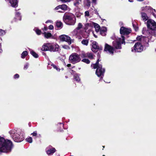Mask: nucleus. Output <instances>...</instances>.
Returning a JSON list of instances; mask_svg holds the SVG:
<instances>
[{
  "mask_svg": "<svg viewBox=\"0 0 156 156\" xmlns=\"http://www.w3.org/2000/svg\"><path fill=\"white\" fill-rule=\"evenodd\" d=\"M13 146L12 142L8 139H5L0 136V152L9 153L12 150Z\"/></svg>",
  "mask_w": 156,
  "mask_h": 156,
  "instance_id": "f257e3e1",
  "label": "nucleus"
},
{
  "mask_svg": "<svg viewBox=\"0 0 156 156\" xmlns=\"http://www.w3.org/2000/svg\"><path fill=\"white\" fill-rule=\"evenodd\" d=\"M9 133L15 142H20L24 139L23 134L19 130H12L9 132Z\"/></svg>",
  "mask_w": 156,
  "mask_h": 156,
  "instance_id": "f03ea898",
  "label": "nucleus"
},
{
  "mask_svg": "<svg viewBox=\"0 0 156 156\" xmlns=\"http://www.w3.org/2000/svg\"><path fill=\"white\" fill-rule=\"evenodd\" d=\"M42 50L44 51H50L51 52H59L60 51L59 45L53 43H45L42 46Z\"/></svg>",
  "mask_w": 156,
  "mask_h": 156,
  "instance_id": "7ed1b4c3",
  "label": "nucleus"
},
{
  "mask_svg": "<svg viewBox=\"0 0 156 156\" xmlns=\"http://www.w3.org/2000/svg\"><path fill=\"white\" fill-rule=\"evenodd\" d=\"M63 19L64 22L68 25H73L76 22V18L74 15L71 13H65Z\"/></svg>",
  "mask_w": 156,
  "mask_h": 156,
  "instance_id": "20e7f679",
  "label": "nucleus"
},
{
  "mask_svg": "<svg viewBox=\"0 0 156 156\" xmlns=\"http://www.w3.org/2000/svg\"><path fill=\"white\" fill-rule=\"evenodd\" d=\"M113 45L117 49H121V44H125V37L123 35H121V38H119L118 40L114 41L112 42Z\"/></svg>",
  "mask_w": 156,
  "mask_h": 156,
  "instance_id": "39448f33",
  "label": "nucleus"
},
{
  "mask_svg": "<svg viewBox=\"0 0 156 156\" xmlns=\"http://www.w3.org/2000/svg\"><path fill=\"white\" fill-rule=\"evenodd\" d=\"M81 59L79 55L76 53H72L69 57V61L70 62L75 64L80 62Z\"/></svg>",
  "mask_w": 156,
  "mask_h": 156,
  "instance_id": "423d86ee",
  "label": "nucleus"
},
{
  "mask_svg": "<svg viewBox=\"0 0 156 156\" xmlns=\"http://www.w3.org/2000/svg\"><path fill=\"white\" fill-rule=\"evenodd\" d=\"M144 48L140 42H137L135 43L133 47L131 48V51L135 53L141 52L143 51Z\"/></svg>",
  "mask_w": 156,
  "mask_h": 156,
  "instance_id": "0eeeda50",
  "label": "nucleus"
},
{
  "mask_svg": "<svg viewBox=\"0 0 156 156\" xmlns=\"http://www.w3.org/2000/svg\"><path fill=\"white\" fill-rule=\"evenodd\" d=\"M147 26L148 29L152 30H156V23L154 20L151 19L147 20Z\"/></svg>",
  "mask_w": 156,
  "mask_h": 156,
  "instance_id": "6e6552de",
  "label": "nucleus"
},
{
  "mask_svg": "<svg viewBox=\"0 0 156 156\" xmlns=\"http://www.w3.org/2000/svg\"><path fill=\"white\" fill-rule=\"evenodd\" d=\"M131 32L132 30L131 28H127L124 27H121L120 30V33L121 35H128Z\"/></svg>",
  "mask_w": 156,
  "mask_h": 156,
  "instance_id": "1a4fd4ad",
  "label": "nucleus"
},
{
  "mask_svg": "<svg viewBox=\"0 0 156 156\" xmlns=\"http://www.w3.org/2000/svg\"><path fill=\"white\" fill-rule=\"evenodd\" d=\"M105 71V69L102 68V64H101L96 69L95 73L98 77H100L102 76H104Z\"/></svg>",
  "mask_w": 156,
  "mask_h": 156,
  "instance_id": "9d476101",
  "label": "nucleus"
},
{
  "mask_svg": "<svg viewBox=\"0 0 156 156\" xmlns=\"http://www.w3.org/2000/svg\"><path fill=\"white\" fill-rule=\"evenodd\" d=\"M58 39L60 41H65L67 42L69 45L71 44L70 38L68 36L65 35H62L59 36Z\"/></svg>",
  "mask_w": 156,
  "mask_h": 156,
  "instance_id": "9b49d317",
  "label": "nucleus"
},
{
  "mask_svg": "<svg viewBox=\"0 0 156 156\" xmlns=\"http://www.w3.org/2000/svg\"><path fill=\"white\" fill-rule=\"evenodd\" d=\"M149 41L148 37H144V38H143L142 40L140 42L141 44H142L145 50L149 46V44L148 43Z\"/></svg>",
  "mask_w": 156,
  "mask_h": 156,
  "instance_id": "f8f14e48",
  "label": "nucleus"
},
{
  "mask_svg": "<svg viewBox=\"0 0 156 156\" xmlns=\"http://www.w3.org/2000/svg\"><path fill=\"white\" fill-rule=\"evenodd\" d=\"M114 50L115 49L113 47L107 44H105L104 51H108L110 54H113Z\"/></svg>",
  "mask_w": 156,
  "mask_h": 156,
  "instance_id": "ddd939ff",
  "label": "nucleus"
},
{
  "mask_svg": "<svg viewBox=\"0 0 156 156\" xmlns=\"http://www.w3.org/2000/svg\"><path fill=\"white\" fill-rule=\"evenodd\" d=\"M92 48L91 50L94 53H96L98 51L97 50H96L98 48V43L96 41H93L92 43Z\"/></svg>",
  "mask_w": 156,
  "mask_h": 156,
  "instance_id": "4468645a",
  "label": "nucleus"
},
{
  "mask_svg": "<svg viewBox=\"0 0 156 156\" xmlns=\"http://www.w3.org/2000/svg\"><path fill=\"white\" fill-rule=\"evenodd\" d=\"M67 6L65 4H63L62 5H59L57 6L55 8V10H58L59 9H61L63 11H65L67 10Z\"/></svg>",
  "mask_w": 156,
  "mask_h": 156,
  "instance_id": "2eb2a0df",
  "label": "nucleus"
},
{
  "mask_svg": "<svg viewBox=\"0 0 156 156\" xmlns=\"http://www.w3.org/2000/svg\"><path fill=\"white\" fill-rule=\"evenodd\" d=\"M9 1L12 7L16 8L18 6V0H9Z\"/></svg>",
  "mask_w": 156,
  "mask_h": 156,
  "instance_id": "dca6fc26",
  "label": "nucleus"
},
{
  "mask_svg": "<svg viewBox=\"0 0 156 156\" xmlns=\"http://www.w3.org/2000/svg\"><path fill=\"white\" fill-rule=\"evenodd\" d=\"M107 31V28L106 27H103L100 30V34L103 36H105L106 35Z\"/></svg>",
  "mask_w": 156,
  "mask_h": 156,
  "instance_id": "f3484780",
  "label": "nucleus"
},
{
  "mask_svg": "<svg viewBox=\"0 0 156 156\" xmlns=\"http://www.w3.org/2000/svg\"><path fill=\"white\" fill-rule=\"evenodd\" d=\"M141 14L142 19L144 22L148 20V17L147 16L146 13L142 12H141Z\"/></svg>",
  "mask_w": 156,
  "mask_h": 156,
  "instance_id": "a211bd4d",
  "label": "nucleus"
},
{
  "mask_svg": "<svg viewBox=\"0 0 156 156\" xmlns=\"http://www.w3.org/2000/svg\"><path fill=\"white\" fill-rule=\"evenodd\" d=\"M56 151V149L55 148L53 147L49 149L46 151L47 154L48 155H50L52 154Z\"/></svg>",
  "mask_w": 156,
  "mask_h": 156,
  "instance_id": "6ab92c4d",
  "label": "nucleus"
},
{
  "mask_svg": "<svg viewBox=\"0 0 156 156\" xmlns=\"http://www.w3.org/2000/svg\"><path fill=\"white\" fill-rule=\"evenodd\" d=\"M43 34L44 35V37L47 39L50 38L52 36V34L49 32H44Z\"/></svg>",
  "mask_w": 156,
  "mask_h": 156,
  "instance_id": "aec40b11",
  "label": "nucleus"
},
{
  "mask_svg": "<svg viewBox=\"0 0 156 156\" xmlns=\"http://www.w3.org/2000/svg\"><path fill=\"white\" fill-rule=\"evenodd\" d=\"M90 0H85L84 1V4L85 6L89 7L90 6L91 2Z\"/></svg>",
  "mask_w": 156,
  "mask_h": 156,
  "instance_id": "412c9836",
  "label": "nucleus"
},
{
  "mask_svg": "<svg viewBox=\"0 0 156 156\" xmlns=\"http://www.w3.org/2000/svg\"><path fill=\"white\" fill-rule=\"evenodd\" d=\"M89 41L88 39H83L81 43L83 45L87 46L89 43Z\"/></svg>",
  "mask_w": 156,
  "mask_h": 156,
  "instance_id": "4be33fe9",
  "label": "nucleus"
},
{
  "mask_svg": "<svg viewBox=\"0 0 156 156\" xmlns=\"http://www.w3.org/2000/svg\"><path fill=\"white\" fill-rule=\"evenodd\" d=\"M31 55L35 58H37L38 57V55L34 51L32 50L30 51Z\"/></svg>",
  "mask_w": 156,
  "mask_h": 156,
  "instance_id": "5701e85b",
  "label": "nucleus"
},
{
  "mask_svg": "<svg viewBox=\"0 0 156 156\" xmlns=\"http://www.w3.org/2000/svg\"><path fill=\"white\" fill-rule=\"evenodd\" d=\"M28 52L27 51H23L21 54V57L22 58H24L28 55Z\"/></svg>",
  "mask_w": 156,
  "mask_h": 156,
  "instance_id": "b1692460",
  "label": "nucleus"
},
{
  "mask_svg": "<svg viewBox=\"0 0 156 156\" xmlns=\"http://www.w3.org/2000/svg\"><path fill=\"white\" fill-rule=\"evenodd\" d=\"M145 37L142 35L138 36L136 38V40L139 41V42H141L143 38H144V37Z\"/></svg>",
  "mask_w": 156,
  "mask_h": 156,
  "instance_id": "393cba45",
  "label": "nucleus"
},
{
  "mask_svg": "<svg viewBox=\"0 0 156 156\" xmlns=\"http://www.w3.org/2000/svg\"><path fill=\"white\" fill-rule=\"evenodd\" d=\"M94 27L96 31L97 32H98L101 29L100 26L96 23H95Z\"/></svg>",
  "mask_w": 156,
  "mask_h": 156,
  "instance_id": "a878e982",
  "label": "nucleus"
},
{
  "mask_svg": "<svg viewBox=\"0 0 156 156\" xmlns=\"http://www.w3.org/2000/svg\"><path fill=\"white\" fill-rule=\"evenodd\" d=\"M56 25L58 28H62V23L61 22L57 21Z\"/></svg>",
  "mask_w": 156,
  "mask_h": 156,
  "instance_id": "bb28decb",
  "label": "nucleus"
},
{
  "mask_svg": "<svg viewBox=\"0 0 156 156\" xmlns=\"http://www.w3.org/2000/svg\"><path fill=\"white\" fill-rule=\"evenodd\" d=\"M101 64H97V63H95V64H92L91 65V67H93V68L94 69H97V68L100 65H101Z\"/></svg>",
  "mask_w": 156,
  "mask_h": 156,
  "instance_id": "cd10ccee",
  "label": "nucleus"
},
{
  "mask_svg": "<svg viewBox=\"0 0 156 156\" xmlns=\"http://www.w3.org/2000/svg\"><path fill=\"white\" fill-rule=\"evenodd\" d=\"M83 27V25L81 23L78 24L77 27L75 29V30H79L81 29Z\"/></svg>",
  "mask_w": 156,
  "mask_h": 156,
  "instance_id": "c85d7f7f",
  "label": "nucleus"
},
{
  "mask_svg": "<svg viewBox=\"0 0 156 156\" xmlns=\"http://www.w3.org/2000/svg\"><path fill=\"white\" fill-rule=\"evenodd\" d=\"M132 25L135 30L136 31H137V30H138V25L136 24V23L135 24L134 23H133Z\"/></svg>",
  "mask_w": 156,
  "mask_h": 156,
  "instance_id": "c756f323",
  "label": "nucleus"
},
{
  "mask_svg": "<svg viewBox=\"0 0 156 156\" xmlns=\"http://www.w3.org/2000/svg\"><path fill=\"white\" fill-rule=\"evenodd\" d=\"M87 57L90 59H93V54L91 53H87Z\"/></svg>",
  "mask_w": 156,
  "mask_h": 156,
  "instance_id": "7c9ffc66",
  "label": "nucleus"
},
{
  "mask_svg": "<svg viewBox=\"0 0 156 156\" xmlns=\"http://www.w3.org/2000/svg\"><path fill=\"white\" fill-rule=\"evenodd\" d=\"M82 62H85L87 64H88L90 63V61L87 58H84L82 60Z\"/></svg>",
  "mask_w": 156,
  "mask_h": 156,
  "instance_id": "2f4dec72",
  "label": "nucleus"
},
{
  "mask_svg": "<svg viewBox=\"0 0 156 156\" xmlns=\"http://www.w3.org/2000/svg\"><path fill=\"white\" fill-rule=\"evenodd\" d=\"M81 1V0H76L74 2V5L75 6H77L79 5L80 2Z\"/></svg>",
  "mask_w": 156,
  "mask_h": 156,
  "instance_id": "473e14b6",
  "label": "nucleus"
},
{
  "mask_svg": "<svg viewBox=\"0 0 156 156\" xmlns=\"http://www.w3.org/2000/svg\"><path fill=\"white\" fill-rule=\"evenodd\" d=\"M26 140L29 143H31L32 142V139L31 137H29L26 139Z\"/></svg>",
  "mask_w": 156,
  "mask_h": 156,
  "instance_id": "72a5a7b5",
  "label": "nucleus"
},
{
  "mask_svg": "<svg viewBox=\"0 0 156 156\" xmlns=\"http://www.w3.org/2000/svg\"><path fill=\"white\" fill-rule=\"evenodd\" d=\"M6 32L5 30L2 29L0 30V36L5 35Z\"/></svg>",
  "mask_w": 156,
  "mask_h": 156,
  "instance_id": "f704fd0d",
  "label": "nucleus"
},
{
  "mask_svg": "<svg viewBox=\"0 0 156 156\" xmlns=\"http://www.w3.org/2000/svg\"><path fill=\"white\" fill-rule=\"evenodd\" d=\"M54 69H55L57 71H60V69L58 68V67L56 65H51Z\"/></svg>",
  "mask_w": 156,
  "mask_h": 156,
  "instance_id": "c9c22d12",
  "label": "nucleus"
},
{
  "mask_svg": "<svg viewBox=\"0 0 156 156\" xmlns=\"http://www.w3.org/2000/svg\"><path fill=\"white\" fill-rule=\"evenodd\" d=\"M62 47L64 49L67 50L69 49L70 48L69 47L68 45H63L62 46Z\"/></svg>",
  "mask_w": 156,
  "mask_h": 156,
  "instance_id": "e433bc0d",
  "label": "nucleus"
},
{
  "mask_svg": "<svg viewBox=\"0 0 156 156\" xmlns=\"http://www.w3.org/2000/svg\"><path fill=\"white\" fill-rule=\"evenodd\" d=\"M35 31H36V33L38 35H40L41 34V30H40L39 29H36Z\"/></svg>",
  "mask_w": 156,
  "mask_h": 156,
  "instance_id": "4c0bfd02",
  "label": "nucleus"
},
{
  "mask_svg": "<svg viewBox=\"0 0 156 156\" xmlns=\"http://www.w3.org/2000/svg\"><path fill=\"white\" fill-rule=\"evenodd\" d=\"M28 67V63H26L25 64L24 66V67L23 68V69L24 70H26Z\"/></svg>",
  "mask_w": 156,
  "mask_h": 156,
  "instance_id": "58836bf2",
  "label": "nucleus"
},
{
  "mask_svg": "<svg viewBox=\"0 0 156 156\" xmlns=\"http://www.w3.org/2000/svg\"><path fill=\"white\" fill-rule=\"evenodd\" d=\"M74 79L75 80L77 81H79L80 80V79L79 78L78 76H74Z\"/></svg>",
  "mask_w": 156,
  "mask_h": 156,
  "instance_id": "ea45409f",
  "label": "nucleus"
},
{
  "mask_svg": "<svg viewBox=\"0 0 156 156\" xmlns=\"http://www.w3.org/2000/svg\"><path fill=\"white\" fill-rule=\"evenodd\" d=\"M98 55H99L98 58V60H97L96 63H97V64H99V62L100 61L99 58H100V55L99 53H98Z\"/></svg>",
  "mask_w": 156,
  "mask_h": 156,
  "instance_id": "a19ab883",
  "label": "nucleus"
},
{
  "mask_svg": "<svg viewBox=\"0 0 156 156\" xmlns=\"http://www.w3.org/2000/svg\"><path fill=\"white\" fill-rule=\"evenodd\" d=\"M31 135H32L33 136H36L37 135V132L36 131L34 132L31 134Z\"/></svg>",
  "mask_w": 156,
  "mask_h": 156,
  "instance_id": "79ce46f5",
  "label": "nucleus"
},
{
  "mask_svg": "<svg viewBox=\"0 0 156 156\" xmlns=\"http://www.w3.org/2000/svg\"><path fill=\"white\" fill-rule=\"evenodd\" d=\"M81 57L82 58H86L87 57V54H85V53H83L82 54V55L81 56Z\"/></svg>",
  "mask_w": 156,
  "mask_h": 156,
  "instance_id": "37998d69",
  "label": "nucleus"
},
{
  "mask_svg": "<svg viewBox=\"0 0 156 156\" xmlns=\"http://www.w3.org/2000/svg\"><path fill=\"white\" fill-rule=\"evenodd\" d=\"M48 29L50 30H52L54 29V26L52 25H50L48 27Z\"/></svg>",
  "mask_w": 156,
  "mask_h": 156,
  "instance_id": "c03bdc74",
  "label": "nucleus"
},
{
  "mask_svg": "<svg viewBox=\"0 0 156 156\" xmlns=\"http://www.w3.org/2000/svg\"><path fill=\"white\" fill-rule=\"evenodd\" d=\"M89 16V12L88 11H85V16Z\"/></svg>",
  "mask_w": 156,
  "mask_h": 156,
  "instance_id": "a18cd8bd",
  "label": "nucleus"
},
{
  "mask_svg": "<svg viewBox=\"0 0 156 156\" xmlns=\"http://www.w3.org/2000/svg\"><path fill=\"white\" fill-rule=\"evenodd\" d=\"M19 75L18 74H15L14 76V78L15 79L18 78L19 77Z\"/></svg>",
  "mask_w": 156,
  "mask_h": 156,
  "instance_id": "49530a36",
  "label": "nucleus"
},
{
  "mask_svg": "<svg viewBox=\"0 0 156 156\" xmlns=\"http://www.w3.org/2000/svg\"><path fill=\"white\" fill-rule=\"evenodd\" d=\"M61 1L64 2H69L71 0H60Z\"/></svg>",
  "mask_w": 156,
  "mask_h": 156,
  "instance_id": "de8ad7c7",
  "label": "nucleus"
},
{
  "mask_svg": "<svg viewBox=\"0 0 156 156\" xmlns=\"http://www.w3.org/2000/svg\"><path fill=\"white\" fill-rule=\"evenodd\" d=\"M70 73L72 74H75L76 72L73 70L70 69Z\"/></svg>",
  "mask_w": 156,
  "mask_h": 156,
  "instance_id": "09e8293b",
  "label": "nucleus"
},
{
  "mask_svg": "<svg viewBox=\"0 0 156 156\" xmlns=\"http://www.w3.org/2000/svg\"><path fill=\"white\" fill-rule=\"evenodd\" d=\"M3 51L2 48V45L1 43H0V53H2Z\"/></svg>",
  "mask_w": 156,
  "mask_h": 156,
  "instance_id": "8fccbe9b",
  "label": "nucleus"
},
{
  "mask_svg": "<svg viewBox=\"0 0 156 156\" xmlns=\"http://www.w3.org/2000/svg\"><path fill=\"white\" fill-rule=\"evenodd\" d=\"M102 50V47H99L98 46V48H97V49H96V50H97L98 51L99 50L100 51Z\"/></svg>",
  "mask_w": 156,
  "mask_h": 156,
  "instance_id": "3c124183",
  "label": "nucleus"
},
{
  "mask_svg": "<svg viewBox=\"0 0 156 156\" xmlns=\"http://www.w3.org/2000/svg\"><path fill=\"white\" fill-rule=\"evenodd\" d=\"M20 14L19 12H17L16 13V15L17 16H20Z\"/></svg>",
  "mask_w": 156,
  "mask_h": 156,
  "instance_id": "603ef678",
  "label": "nucleus"
},
{
  "mask_svg": "<svg viewBox=\"0 0 156 156\" xmlns=\"http://www.w3.org/2000/svg\"><path fill=\"white\" fill-rule=\"evenodd\" d=\"M43 30L44 31H47L48 30L47 27H44V29H43Z\"/></svg>",
  "mask_w": 156,
  "mask_h": 156,
  "instance_id": "864d4df0",
  "label": "nucleus"
},
{
  "mask_svg": "<svg viewBox=\"0 0 156 156\" xmlns=\"http://www.w3.org/2000/svg\"><path fill=\"white\" fill-rule=\"evenodd\" d=\"M51 22H52V21H51V20H48L47 21H46L45 23H51Z\"/></svg>",
  "mask_w": 156,
  "mask_h": 156,
  "instance_id": "5fc2aeb1",
  "label": "nucleus"
},
{
  "mask_svg": "<svg viewBox=\"0 0 156 156\" xmlns=\"http://www.w3.org/2000/svg\"><path fill=\"white\" fill-rule=\"evenodd\" d=\"M152 35L154 36H156V32L154 31L152 34Z\"/></svg>",
  "mask_w": 156,
  "mask_h": 156,
  "instance_id": "6e6d98bb",
  "label": "nucleus"
},
{
  "mask_svg": "<svg viewBox=\"0 0 156 156\" xmlns=\"http://www.w3.org/2000/svg\"><path fill=\"white\" fill-rule=\"evenodd\" d=\"M92 2L93 3L96 4V0H92Z\"/></svg>",
  "mask_w": 156,
  "mask_h": 156,
  "instance_id": "4d7b16f0",
  "label": "nucleus"
},
{
  "mask_svg": "<svg viewBox=\"0 0 156 156\" xmlns=\"http://www.w3.org/2000/svg\"><path fill=\"white\" fill-rule=\"evenodd\" d=\"M67 66L68 67H70L71 66V65L70 64H67Z\"/></svg>",
  "mask_w": 156,
  "mask_h": 156,
  "instance_id": "13d9d810",
  "label": "nucleus"
},
{
  "mask_svg": "<svg viewBox=\"0 0 156 156\" xmlns=\"http://www.w3.org/2000/svg\"><path fill=\"white\" fill-rule=\"evenodd\" d=\"M128 1L131 2H133V0H128Z\"/></svg>",
  "mask_w": 156,
  "mask_h": 156,
  "instance_id": "bf43d9fd",
  "label": "nucleus"
},
{
  "mask_svg": "<svg viewBox=\"0 0 156 156\" xmlns=\"http://www.w3.org/2000/svg\"><path fill=\"white\" fill-rule=\"evenodd\" d=\"M145 31V30H144V28L143 29V30H142V32L143 34H144V32Z\"/></svg>",
  "mask_w": 156,
  "mask_h": 156,
  "instance_id": "052dcab7",
  "label": "nucleus"
},
{
  "mask_svg": "<svg viewBox=\"0 0 156 156\" xmlns=\"http://www.w3.org/2000/svg\"><path fill=\"white\" fill-rule=\"evenodd\" d=\"M82 37L81 36H80V37H78V39H79V40L81 39H82Z\"/></svg>",
  "mask_w": 156,
  "mask_h": 156,
  "instance_id": "680f3d73",
  "label": "nucleus"
},
{
  "mask_svg": "<svg viewBox=\"0 0 156 156\" xmlns=\"http://www.w3.org/2000/svg\"><path fill=\"white\" fill-rule=\"evenodd\" d=\"M85 26H89V23H87V24H86Z\"/></svg>",
  "mask_w": 156,
  "mask_h": 156,
  "instance_id": "e2e57ef3",
  "label": "nucleus"
},
{
  "mask_svg": "<svg viewBox=\"0 0 156 156\" xmlns=\"http://www.w3.org/2000/svg\"><path fill=\"white\" fill-rule=\"evenodd\" d=\"M58 12H62V11H60V10H58Z\"/></svg>",
  "mask_w": 156,
  "mask_h": 156,
  "instance_id": "0e129e2a",
  "label": "nucleus"
},
{
  "mask_svg": "<svg viewBox=\"0 0 156 156\" xmlns=\"http://www.w3.org/2000/svg\"><path fill=\"white\" fill-rule=\"evenodd\" d=\"M94 36L96 38L97 37V36L96 35H94Z\"/></svg>",
  "mask_w": 156,
  "mask_h": 156,
  "instance_id": "69168bd1",
  "label": "nucleus"
},
{
  "mask_svg": "<svg viewBox=\"0 0 156 156\" xmlns=\"http://www.w3.org/2000/svg\"><path fill=\"white\" fill-rule=\"evenodd\" d=\"M103 21L106 20L105 19H103Z\"/></svg>",
  "mask_w": 156,
  "mask_h": 156,
  "instance_id": "338daca9",
  "label": "nucleus"
},
{
  "mask_svg": "<svg viewBox=\"0 0 156 156\" xmlns=\"http://www.w3.org/2000/svg\"><path fill=\"white\" fill-rule=\"evenodd\" d=\"M102 156H105V155H103Z\"/></svg>",
  "mask_w": 156,
  "mask_h": 156,
  "instance_id": "774afa93",
  "label": "nucleus"
}]
</instances>
